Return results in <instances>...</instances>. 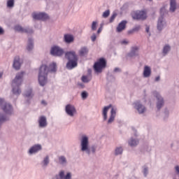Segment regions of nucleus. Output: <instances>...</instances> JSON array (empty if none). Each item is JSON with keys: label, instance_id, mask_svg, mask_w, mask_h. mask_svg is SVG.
Returning a JSON list of instances; mask_svg holds the SVG:
<instances>
[{"label": "nucleus", "instance_id": "1", "mask_svg": "<svg viewBox=\"0 0 179 179\" xmlns=\"http://www.w3.org/2000/svg\"><path fill=\"white\" fill-rule=\"evenodd\" d=\"M48 72H57V64L52 63L49 67L46 65H42L39 69L38 82L41 86H44L47 83V76Z\"/></svg>", "mask_w": 179, "mask_h": 179}, {"label": "nucleus", "instance_id": "2", "mask_svg": "<svg viewBox=\"0 0 179 179\" xmlns=\"http://www.w3.org/2000/svg\"><path fill=\"white\" fill-rule=\"evenodd\" d=\"M23 76H24V72L22 71L18 73L13 80L12 86L13 93L14 94H20V93H22V91L19 89V86H20V85H22V82H23Z\"/></svg>", "mask_w": 179, "mask_h": 179}, {"label": "nucleus", "instance_id": "3", "mask_svg": "<svg viewBox=\"0 0 179 179\" xmlns=\"http://www.w3.org/2000/svg\"><path fill=\"white\" fill-rule=\"evenodd\" d=\"M66 58L69 59V62L66 64L67 69H73V68L78 66V56L76 52L71 51L66 53Z\"/></svg>", "mask_w": 179, "mask_h": 179}, {"label": "nucleus", "instance_id": "4", "mask_svg": "<svg viewBox=\"0 0 179 179\" xmlns=\"http://www.w3.org/2000/svg\"><path fill=\"white\" fill-rule=\"evenodd\" d=\"M106 65L107 62H106V59H104V58H101L94 63V69L97 73H101V72H103V69L106 68Z\"/></svg>", "mask_w": 179, "mask_h": 179}, {"label": "nucleus", "instance_id": "5", "mask_svg": "<svg viewBox=\"0 0 179 179\" xmlns=\"http://www.w3.org/2000/svg\"><path fill=\"white\" fill-rule=\"evenodd\" d=\"M0 106L6 114H12V111H13L12 105L5 102V100H3L2 98H0Z\"/></svg>", "mask_w": 179, "mask_h": 179}, {"label": "nucleus", "instance_id": "6", "mask_svg": "<svg viewBox=\"0 0 179 179\" xmlns=\"http://www.w3.org/2000/svg\"><path fill=\"white\" fill-rule=\"evenodd\" d=\"M132 17L136 20H145V19L148 17V13H146L145 10H137L134 13Z\"/></svg>", "mask_w": 179, "mask_h": 179}, {"label": "nucleus", "instance_id": "7", "mask_svg": "<svg viewBox=\"0 0 179 179\" xmlns=\"http://www.w3.org/2000/svg\"><path fill=\"white\" fill-rule=\"evenodd\" d=\"M50 54L55 57H61V55H64V50L58 46H54L51 48Z\"/></svg>", "mask_w": 179, "mask_h": 179}, {"label": "nucleus", "instance_id": "8", "mask_svg": "<svg viewBox=\"0 0 179 179\" xmlns=\"http://www.w3.org/2000/svg\"><path fill=\"white\" fill-rule=\"evenodd\" d=\"M81 150L85 152L87 150L89 153V138L87 136H83L81 140Z\"/></svg>", "mask_w": 179, "mask_h": 179}, {"label": "nucleus", "instance_id": "9", "mask_svg": "<svg viewBox=\"0 0 179 179\" xmlns=\"http://www.w3.org/2000/svg\"><path fill=\"white\" fill-rule=\"evenodd\" d=\"M32 16L36 20H48V19H50L48 15L44 13H34Z\"/></svg>", "mask_w": 179, "mask_h": 179}, {"label": "nucleus", "instance_id": "10", "mask_svg": "<svg viewBox=\"0 0 179 179\" xmlns=\"http://www.w3.org/2000/svg\"><path fill=\"white\" fill-rule=\"evenodd\" d=\"M134 108L137 110L139 114H143V113L146 111V108L145 107V106L142 105V103H141V102L139 101H136L134 103Z\"/></svg>", "mask_w": 179, "mask_h": 179}, {"label": "nucleus", "instance_id": "11", "mask_svg": "<svg viewBox=\"0 0 179 179\" xmlns=\"http://www.w3.org/2000/svg\"><path fill=\"white\" fill-rule=\"evenodd\" d=\"M66 113L68 115H70V117H73V115L76 113V109L75 106L69 104L66 106Z\"/></svg>", "mask_w": 179, "mask_h": 179}, {"label": "nucleus", "instance_id": "12", "mask_svg": "<svg viewBox=\"0 0 179 179\" xmlns=\"http://www.w3.org/2000/svg\"><path fill=\"white\" fill-rule=\"evenodd\" d=\"M15 30L16 31H20V33H27L28 34H31L33 33V30L29 28L24 29L20 27V25H17L15 27Z\"/></svg>", "mask_w": 179, "mask_h": 179}, {"label": "nucleus", "instance_id": "13", "mask_svg": "<svg viewBox=\"0 0 179 179\" xmlns=\"http://www.w3.org/2000/svg\"><path fill=\"white\" fill-rule=\"evenodd\" d=\"M155 96L158 101L157 103V108H158V110H160V108L163 107V105L164 104V101L163 100L160 94L157 92H155Z\"/></svg>", "mask_w": 179, "mask_h": 179}, {"label": "nucleus", "instance_id": "14", "mask_svg": "<svg viewBox=\"0 0 179 179\" xmlns=\"http://www.w3.org/2000/svg\"><path fill=\"white\" fill-rule=\"evenodd\" d=\"M71 176L70 173H68L66 176H65V173L64 171H61L59 173V175H57L53 179H71Z\"/></svg>", "mask_w": 179, "mask_h": 179}, {"label": "nucleus", "instance_id": "15", "mask_svg": "<svg viewBox=\"0 0 179 179\" xmlns=\"http://www.w3.org/2000/svg\"><path fill=\"white\" fill-rule=\"evenodd\" d=\"M127 20H122L117 27V33H121L123 30H125V27H127Z\"/></svg>", "mask_w": 179, "mask_h": 179}, {"label": "nucleus", "instance_id": "16", "mask_svg": "<svg viewBox=\"0 0 179 179\" xmlns=\"http://www.w3.org/2000/svg\"><path fill=\"white\" fill-rule=\"evenodd\" d=\"M80 57H85L89 54V48L86 46L82 47L78 51Z\"/></svg>", "mask_w": 179, "mask_h": 179}, {"label": "nucleus", "instance_id": "17", "mask_svg": "<svg viewBox=\"0 0 179 179\" xmlns=\"http://www.w3.org/2000/svg\"><path fill=\"white\" fill-rule=\"evenodd\" d=\"M13 66L17 71H19V69H20V58L19 57L17 56L15 57Z\"/></svg>", "mask_w": 179, "mask_h": 179}, {"label": "nucleus", "instance_id": "18", "mask_svg": "<svg viewBox=\"0 0 179 179\" xmlns=\"http://www.w3.org/2000/svg\"><path fill=\"white\" fill-rule=\"evenodd\" d=\"M116 114H117L116 110L113 108L110 111V118L108 120V124H111V122L114 121Z\"/></svg>", "mask_w": 179, "mask_h": 179}, {"label": "nucleus", "instance_id": "19", "mask_svg": "<svg viewBox=\"0 0 179 179\" xmlns=\"http://www.w3.org/2000/svg\"><path fill=\"white\" fill-rule=\"evenodd\" d=\"M38 150H41V145H35L29 149V153L30 155H33V153H37Z\"/></svg>", "mask_w": 179, "mask_h": 179}, {"label": "nucleus", "instance_id": "20", "mask_svg": "<svg viewBox=\"0 0 179 179\" xmlns=\"http://www.w3.org/2000/svg\"><path fill=\"white\" fill-rule=\"evenodd\" d=\"M152 73V70L150 69V67L148 66H145L144 71H143V76L144 78H149Z\"/></svg>", "mask_w": 179, "mask_h": 179}, {"label": "nucleus", "instance_id": "21", "mask_svg": "<svg viewBox=\"0 0 179 179\" xmlns=\"http://www.w3.org/2000/svg\"><path fill=\"white\" fill-rule=\"evenodd\" d=\"M39 126L41 127H47V118L44 116H41L38 120Z\"/></svg>", "mask_w": 179, "mask_h": 179}, {"label": "nucleus", "instance_id": "22", "mask_svg": "<svg viewBox=\"0 0 179 179\" xmlns=\"http://www.w3.org/2000/svg\"><path fill=\"white\" fill-rule=\"evenodd\" d=\"M164 27V23H163V17H160L158 20L157 30L162 31Z\"/></svg>", "mask_w": 179, "mask_h": 179}, {"label": "nucleus", "instance_id": "23", "mask_svg": "<svg viewBox=\"0 0 179 179\" xmlns=\"http://www.w3.org/2000/svg\"><path fill=\"white\" fill-rule=\"evenodd\" d=\"M110 108H111V105L105 106L103 110V115L104 121H106V120H107V113H108V110H110Z\"/></svg>", "mask_w": 179, "mask_h": 179}, {"label": "nucleus", "instance_id": "24", "mask_svg": "<svg viewBox=\"0 0 179 179\" xmlns=\"http://www.w3.org/2000/svg\"><path fill=\"white\" fill-rule=\"evenodd\" d=\"M81 80L84 83H88V82H90V80H92V75L83 76L81 78Z\"/></svg>", "mask_w": 179, "mask_h": 179}, {"label": "nucleus", "instance_id": "25", "mask_svg": "<svg viewBox=\"0 0 179 179\" xmlns=\"http://www.w3.org/2000/svg\"><path fill=\"white\" fill-rule=\"evenodd\" d=\"M171 7H170V10L171 12H175L176 9L177 8V4L176 3V0H171Z\"/></svg>", "mask_w": 179, "mask_h": 179}, {"label": "nucleus", "instance_id": "26", "mask_svg": "<svg viewBox=\"0 0 179 179\" xmlns=\"http://www.w3.org/2000/svg\"><path fill=\"white\" fill-rule=\"evenodd\" d=\"M64 41L66 43H72L73 41V36L70 34L64 35Z\"/></svg>", "mask_w": 179, "mask_h": 179}, {"label": "nucleus", "instance_id": "27", "mask_svg": "<svg viewBox=\"0 0 179 179\" xmlns=\"http://www.w3.org/2000/svg\"><path fill=\"white\" fill-rule=\"evenodd\" d=\"M139 30H141V26L138 25V26H136L133 29L129 31L128 34H132L135 33V31H139Z\"/></svg>", "mask_w": 179, "mask_h": 179}, {"label": "nucleus", "instance_id": "28", "mask_svg": "<svg viewBox=\"0 0 179 179\" xmlns=\"http://www.w3.org/2000/svg\"><path fill=\"white\" fill-rule=\"evenodd\" d=\"M27 49L28 51H31V50H33V40L29 39Z\"/></svg>", "mask_w": 179, "mask_h": 179}, {"label": "nucleus", "instance_id": "29", "mask_svg": "<svg viewBox=\"0 0 179 179\" xmlns=\"http://www.w3.org/2000/svg\"><path fill=\"white\" fill-rule=\"evenodd\" d=\"M24 96L27 97L28 99H31V97H33V92L31 90L27 91L24 94Z\"/></svg>", "mask_w": 179, "mask_h": 179}, {"label": "nucleus", "instance_id": "30", "mask_svg": "<svg viewBox=\"0 0 179 179\" xmlns=\"http://www.w3.org/2000/svg\"><path fill=\"white\" fill-rule=\"evenodd\" d=\"M138 143H139V141L136 140H134L132 138L129 141V146H136Z\"/></svg>", "mask_w": 179, "mask_h": 179}, {"label": "nucleus", "instance_id": "31", "mask_svg": "<svg viewBox=\"0 0 179 179\" xmlns=\"http://www.w3.org/2000/svg\"><path fill=\"white\" fill-rule=\"evenodd\" d=\"M15 5V0H8L7 6L8 8H13Z\"/></svg>", "mask_w": 179, "mask_h": 179}, {"label": "nucleus", "instance_id": "32", "mask_svg": "<svg viewBox=\"0 0 179 179\" xmlns=\"http://www.w3.org/2000/svg\"><path fill=\"white\" fill-rule=\"evenodd\" d=\"M138 50H139L138 48V47H133L131 48V52L130 53V57H134V55H135V54H136V52L138 51Z\"/></svg>", "mask_w": 179, "mask_h": 179}, {"label": "nucleus", "instance_id": "33", "mask_svg": "<svg viewBox=\"0 0 179 179\" xmlns=\"http://www.w3.org/2000/svg\"><path fill=\"white\" fill-rule=\"evenodd\" d=\"M169 51H170V46L169 45H166L164 47L163 49V54L164 55H166V54H167V52H169Z\"/></svg>", "mask_w": 179, "mask_h": 179}, {"label": "nucleus", "instance_id": "34", "mask_svg": "<svg viewBox=\"0 0 179 179\" xmlns=\"http://www.w3.org/2000/svg\"><path fill=\"white\" fill-rule=\"evenodd\" d=\"M59 162L60 164H64V163H66V158H65L64 156H62L59 158Z\"/></svg>", "mask_w": 179, "mask_h": 179}, {"label": "nucleus", "instance_id": "35", "mask_svg": "<svg viewBox=\"0 0 179 179\" xmlns=\"http://www.w3.org/2000/svg\"><path fill=\"white\" fill-rule=\"evenodd\" d=\"M50 163V159L48 156H47L44 159H43V166H47Z\"/></svg>", "mask_w": 179, "mask_h": 179}, {"label": "nucleus", "instance_id": "36", "mask_svg": "<svg viewBox=\"0 0 179 179\" xmlns=\"http://www.w3.org/2000/svg\"><path fill=\"white\" fill-rule=\"evenodd\" d=\"M103 17H108V16H110V10H107L105 12H103Z\"/></svg>", "mask_w": 179, "mask_h": 179}, {"label": "nucleus", "instance_id": "37", "mask_svg": "<svg viewBox=\"0 0 179 179\" xmlns=\"http://www.w3.org/2000/svg\"><path fill=\"white\" fill-rule=\"evenodd\" d=\"M115 17H117V13H113L110 18V23H113Z\"/></svg>", "mask_w": 179, "mask_h": 179}, {"label": "nucleus", "instance_id": "38", "mask_svg": "<svg viewBox=\"0 0 179 179\" xmlns=\"http://www.w3.org/2000/svg\"><path fill=\"white\" fill-rule=\"evenodd\" d=\"M122 153V148H117L115 150V155H121Z\"/></svg>", "mask_w": 179, "mask_h": 179}, {"label": "nucleus", "instance_id": "39", "mask_svg": "<svg viewBox=\"0 0 179 179\" xmlns=\"http://www.w3.org/2000/svg\"><path fill=\"white\" fill-rule=\"evenodd\" d=\"M97 26V22L94 21L92 24V30H96Z\"/></svg>", "mask_w": 179, "mask_h": 179}, {"label": "nucleus", "instance_id": "40", "mask_svg": "<svg viewBox=\"0 0 179 179\" xmlns=\"http://www.w3.org/2000/svg\"><path fill=\"white\" fill-rule=\"evenodd\" d=\"M81 96L83 99H86L87 97V92H82Z\"/></svg>", "mask_w": 179, "mask_h": 179}, {"label": "nucleus", "instance_id": "41", "mask_svg": "<svg viewBox=\"0 0 179 179\" xmlns=\"http://www.w3.org/2000/svg\"><path fill=\"white\" fill-rule=\"evenodd\" d=\"M96 38H97V37L96 36V34H94L91 36L92 41H96Z\"/></svg>", "mask_w": 179, "mask_h": 179}, {"label": "nucleus", "instance_id": "42", "mask_svg": "<svg viewBox=\"0 0 179 179\" xmlns=\"http://www.w3.org/2000/svg\"><path fill=\"white\" fill-rule=\"evenodd\" d=\"M128 41H127V40H123V41H122L121 42H120V43L122 44V45H127V44H128Z\"/></svg>", "mask_w": 179, "mask_h": 179}, {"label": "nucleus", "instance_id": "43", "mask_svg": "<svg viewBox=\"0 0 179 179\" xmlns=\"http://www.w3.org/2000/svg\"><path fill=\"white\" fill-rule=\"evenodd\" d=\"M42 106H47V102L45 100L41 101Z\"/></svg>", "mask_w": 179, "mask_h": 179}, {"label": "nucleus", "instance_id": "44", "mask_svg": "<svg viewBox=\"0 0 179 179\" xmlns=\"http://www.w3.org/2000/svg\"><path fill=\"white\" fill-rule=\"evenodd\" d=\"M147 174H148V168H145L144 169V176H146Z\"/></svg>", "mask_w": 179, "mask_h": 179}, {"label": "nucleus", "instance_id": "45", "mask_svg": "<svg viewBox=\"0 0 179 179\" xmlns=\"http://www.w3.org/2000/svg\"><path fill=\"white\" fill-rule=\"evenodd\" d=\"M149 30H150V28L149 27V26H146V28H145L146 33H149Z\"/></svg>", "mask_w": 179, "mask_h": 179}, {"label": "nucleus", "instance_id": "46", "mask_svg": "<svg viewBox=\"0 0 179 179\" xmlns=\"http://www.w3.org/2000/svg\"><path fill=\"white\" fill-rule=\"evenodd\" d=\"M1 34H3V29H2V27H0V35Z\"/></svg>", "mask_w": 179, "mask_h": 179}, {"label": "nucleus", "instance_id": "47", "mask_svg": "<svg viewBox=\"0 0 179 179\" xmlns=\"http://www.w3.org/2000/svg\"><path fill=\"white\" fill-rule=\"evenodd\" d=\"M160 80V76H157L155 78V82H159Z\"/></svg>", "mask_w": 179, "mask_h": 179}, {"label": "nucleus", "instance_id": "48", "mask_svg": "<svg viewBox=\"0 0 179 179\" xmlns=\"http://www.w3.org/2000/svg\"><path fill=\"white\" fill-rule=\"evenodd\" d=\"M78 86H80V87L84 88L85 85L82 83H78Z\"/></svg>", "mask_w": 179, "mask_h": 179}, {"label": "nucleus", "instance_id": "49", "mask_svg": "<svg viewBox=\"0 0 179 179\" xmlns=\"http://www.w3.org/2000/svg\"><path fill=\"white\" fill-rule=\"evenodd\" d=\"M100 33H101V28H99L97 31L98 34H100Z\"/></svg>", "mask_w": 179, "mask_h": 179}, {"label": "nucleus", "instance_id": "50", "mask_svg": "<svg viewBox=\"0 0 179 179\" xmlns=\"http://www.w3.org/2000/svg\"><path fill=\"white\" fill-rule=\"evenodd\" d=\"M88 73H90V75H91L90 73H92V69H88Z\"/></svg>", "mask_w": 179, "mask_h": 179}, {"label": "nucleus", "instance_id": "51", "mask_svg": "<svg viewBox=\"0 0 179 179\" xmlns=\"http://www.w3.org/2000/svg\"><path fill=\"white\" fill-rule=\"evenodd\" d=\"M2 75H3V73H0V79L2 78Z\"/></svg>", "mask_w": 179, "mask_h": 179}, {"label": "nucleus", "instance_id": "52", "mask_svg": "<svg viewBox=\"0 0 179 179\" xmlns=\"http://www.w3.org/2000/svg\"><path fill=\"white\" fill-rule=\"evenodd\" d=\"M118 71V69H115V72H117Z\"/></svg>", "mask_w": 179, "mask_h": 179}, {"label": "nucleus", "instance_id": "53", "mask_svg": "<svg viewBox=\"0 0 179 179\" xmlns=\"http://www.w3.org/2000/svg\"><path fill=\"white\" fill-rule=\"evenodd\" d=\"M163 10H164V8L161 9V12H163Z\"/></svg>", "mask_w": 179, "mask_h": 179}, {"label": "nucleus", "instance_id": "54", "mask_svg": "<svg viewBox=\"0 0 179 179\" xmlns=\"http://www.w3.org/2000/svg\"><path fill=\"white\" fill-rule=\"evenodd\" d=\"M149 1H152V0H149Z\"/></svg>", "mask_w": 179, "mask_h": 179}]
</instances>
